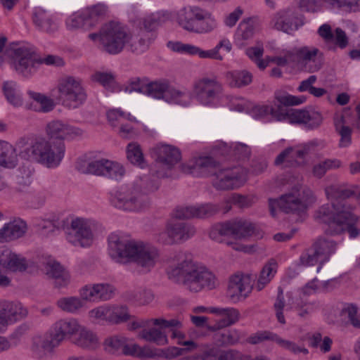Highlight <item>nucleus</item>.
<instances>
[{
	"mask_svg": "<svg viewBox=\"0 0 360 360\" xmlns=\"http://www.w3.org/2000/svg\"><path fill=\"white\" fill-rule=\"evenodd\" d=\"M81 323L73 318L60 319L53 324V330L58 333L63 340L72 342Z\"/></svg>",
	"mask_w": 360,
	"mask_h": 360,
	"instance_id": "nucleus-30",
	"label": "nucleus"
},
{
	"mask_svg": "<svg viewBox=\"0 0 360 360\" xmlns=\"http://www.w3.org/2000/svg\"><path fill=\"white\" fill-rule=\"evenodd\" d=\"M94 224L89 219L76 218L72 219L66 235L68 241L75 246L89 247L94 240Z\"/></svg>",
	"mask_w": 360,
	"mask_h": 360,
	"instance_id": "nucleus-13",
	"label": "nucleus"
},
{
	"mask_svg": "<svg viewBox=\"0 0 360 360\" xmlns=\"http://www.w3.org/2000/svg\"><path fill=\"white\" fill-rule=\"evenodd\" d=\"M108 7L103 4H98L88 7L84 11L86 16V24L92 29L103 20L108 14Z\"/></svg>",
	"mask_w": 360,
	"mask_h": 360,
	"instance_id": "nucleus-40",
	"label": "nucleus"
},
{
	"mask_svg": "<svg viewBox=\"0 0 360 360\" xmlns=\"http://www.w3.org/2000/svg\"><path fill=\"white\" fill-rule=\"evenodd\" d=\"M348 117L342 113H337L334 116L335 129L341 136L340 146L347 147L351 143L352 129L348 126Z\"/></svg>",
	"mask_w": 360,
	"mask_h": 360,
	"instance_id": "nucleus-38",
	"label": "nucleus"
},
{
	"mask_svg": "<svg viewBox=\"0 0 360 360\" xmlns=\"http://www.w3.org/2000/svg\"><path fill=\"white\" fill-rule=\"evenodd\" d=\"M39 63L62 66L64 62L59 56L53 55L47 56L39 60L37 59L34 49L27 46H21L13 50V65L16 72L22 76L32 75L37 70V65Z\"/></svg>",
	"mask_w": 360,
	"mask_h": 360,
	"instance_id": "nucleus-7",
	"label": "nucleus"
},
{
	"mask_svg": "<svg viewBox=\"0 0 360 360\" xmlns=\"http://www.w3.org/2000/svg\"><path fill=\"white\" fill-rule=\"evenodd\" d=\"M334 212L328 205L321 206L316 217L320 221L327 224L325 232L328 235H339L347 231L351 238H356L360 230L356 226L360 218L353 213L355 206L347 203H334Z\"/></svg>",
	"mask_w": 360,
	"mask_h": 360,
	"instance_id": "nucleus-2",
	"label": "nucleus"
},
{
	"mask_svg": "<svg viewBox=\"0 0 360 360\" xmlns=\"http://www.w3.org/2000/svg\"><path fill=\"white\" fill-rule=\"evenodd\" d=\"M156 37L153 32L143 30L141 29L137 34H130L129 45L130 50L136 53H141L146 51Z\"/></svg>",
	"mask_w": 360,
	"mask_h": 360,
	"instance_id": "nucleus-29",
	"label": "nucleus"
},
{
	"mask_svg": "<svg viewBox=\"0 0 360 360\" xmlns=\"http://www.w3.org/2000/svg\"><path fill=\"white\" fill-rule=\"evenodd\" d=\"M274 21L275 27L286 33H290L303 25L302 16L293 8L278 12L274 17Z\"/></svg>",
	"mask_w": 360,
	"mask_h": 360,
	"instance_id": "nucleus-16",
	"label": "nucleus"
},
{
	"mask_svg": "<svg viewBox=\"0 0 360 360\" xmlns=\"http://www.w3.org/2000/svg\"><path fill=\"white\" fill-rule=\"evenodd\" d=\"M91 79L111 91H114L116 86L115 75L110 72H96L92 75Z\"/></svg>",
	"mask_w": 360,
	"mask_h": 360,
	"instance_id": "nucleus-54",
	"label": "nucleus"
},
{
	"mask_svg": "<svg viewBox=\"0 0 360 360\" xmlns=\"http://www.w3.org/2000/svg\"><path fill=\"white\" fill-rule=\"evenodd\" d=\"M110 202L116 208L130 212L142 211L149 205L148 197L133 186L121 187L111 192Z\"/></svg>",
	"mask_w": 360,
	"mask_h": 360,
	"instance_id": "nucleus-8",
	"label": "nucleus"
},
{
	"mask_svg": "<svg viewBox=\"0 0 360 360\" xmlns=\"http://www.w3.org/2000/svg\"><path fill=\"white\" fill-rule=\"evenodd\" d=\"M18 162V156L15 148L9 143L0 141V165L13 168Z\"/></svg>",
	"mask_w": 360,
	"mask_h": 360,
	"instance_id": "nucleus-41",
	"label": "nucleus"
},
{
	"mask_svg": "<svg viewBox=\"0 0 360 360\" xmlns=\"http://www.w3.org/2000/svg\"><path fill=\"white\" fill-rule=\"evenodd\" d=\"M3 90L4 95L9 103L15 107L22 105L23 100L17 88L16 83L13 81H7L4 83Z\"/></svg>",
	"mask_w": 360,
	"mask_h": 360,
	"instance_id": "nucleus-47",
	"label": "nucleus"
},
{
	"mask_svg": "<svg viewBox=\"0 0 360 360\" xmlns=\"http://www.w3.org/2000/svg\"><path fill=\"white\" fill-rule=\"evenodd\" d=\"M168 225L169 232L175 244L188 240L195 233L194 226L188 223L169 221Z\"/></svg>",
	"mask_w": 360,
	"mask_h": 360,
	"instance_id": "nucleus-33",
	"label": "nucleus"
},
{
	"mask_svg": "<svg viewBox=\"0 0 360 360\" xmlns=\"http://www.w3.org/2000/svg\"><path fill=\"white\" fill-rule=\"evenodd\" d=\"M341 165L340 160L327 159L314 165L312 174L315 177L321 179L328 170L338 169L341 167Z\"/></svg>",
	"mask_w": 360,
	"mask_h": 360,
	"instance_id": "nucleus-49",
	"label": "nucleus"
},
{
	"mask_svg": "<svg viewBox=\"0 0 360 360\" xmlns=\"http://www.w3.org/2000/svg\"><path fill=\"white\" fill-rule=\"evenodd\" d=\"M277 270V263L274 259H270L262 268L256 288L258 291L262 290L274 278Z\"/></svg>",
	"mask_w": 360,
	"mask_h": 360,
	"instance_id": "nucleus-45",
	"label": "nucleus"
},
{
	"mask_svg": "<svg viewBox=\"0 0 360 360\" xmlns=\"http://www.w3.org/2000/svg\"><path fill=\"white\" fill-rule=\"evenodd\" d=\"M208 311L210 314L222 317L214 326L209 327V330L212 331L233 325L238 321L240 316L239 311L233 307H210Z\"/></svg>",
	"mask_w": 360,
	"mask_h": 360,
	"instance_id": "nucleus-27",
	"label": "nucleus"
},
{
	"mask_svg": "<svg viewBox=\"0 0 360 360\" xmlns=\"http://www.w3.org/2000/svg\"><path fill=\"white\" fill-rule=\"evenodd\" d=\"M26 259L7 248L0 249V266L11 271L22 272L28 267Z\"/></svg>",
	"mask_w": 360,
	"mask_h": 360,
	"instance_id": "nucleus-23",
	"label": "nucleus"
},
{
	"mask_svg": "<svg viewBox=\"0 0 360 360\" xmlns=\"http://www.w3.org/2000/svg\"><path fill=\"white\" fill-rule=\"evenodd\" d=\"M288 119L292 124H304L308 129H313L319 127L323 117L321 113L316 111L306 110H295L288 114Z\"/></svg>",
	"mask_w": 360,
	"mask_h": 360,
	"instance_id": "nucleus-25",
	"label": "nucleus"
},
{
	"mask_svg": "<svg viewBox=\"0 0 360 360\" xmlns=\"http://www.w3.org/2000/svg\"><path fill=\"white\" fill-rule=\"evenodd\" d=\"M333 8H347L351 11H360V0H322Z\"/></svg>",
	"mask_w": 360,
	"mask_h": 360,
	"instance_id": "nucleus-63",
	"label": "nucleus"
},
{
	"mask_svg": "<svg viewBox=\"0 0 360 360\" xmlns=\"http://www.w3.org/2000/svg\"><path fill=\"white\" fill-rule=\"evenodd\" d=\"M219 27V22L213 13L204 9L191 32L198 34H206L213 32Z\"/></svg>",
	"mask_w": 360,
	"mask_h": 360,
	"instance_id": "nucleus-31",
	"label": "nucleus"
},
{
	"mask_svg": "<svg viewBox=\"0 0 360 360\" xmlns=\"http://www.w3.org/2000/svg\"><path fill=\"white\" fill-rule=\"evenodd\" d=\"M275 98L278 103L285 106L300 105L307 100V97L304 96H292L283 91H276L275 93Z\"/></svg>",
	"mask_w": 360,
	"mask_h": 360,
	"instance_id": "nucleus-56",
	"label": "nucleus"
},
{
	"mask_svg": "<svg viewBox=\"0 0 360 360\" xmlns=\"http://www.w3.org/2000/svg\"><path fill=\"white\" fill-rule=\"evenodd\" d=\"M126 349V355L136 356L139 358L159 357L158 349H152L149 347H141L136 344H131V347Z\"/></svg>",
	"mask_w": 360,
	"mask_h": 360,
	"instance_id": "nucleus-51",
	"label": "nucleus"
},
{
	"mask_svg": "<svg viewBox=\"0 0 360 360\" xmlns=\"http://www.w3.org/2000/svg\"><path fill=\"white\" fill-rule=\"evenodd\" d=\"M107 159L101 158L90 162L79 160L77 163V169L83 174H90L96 176L105 175Z\"/></svg>",
	"mask_w": 360,
	"mask_h": 360,
	"instance_id": "nucleus-39",
	"label": "nucleus"
},
{
	"mask_svg": "<svg viewBox=\"0 0 360 360\" xmlns=\"http://www.w3.org/2000/svg\"><path fill=\"white\" fill-rule=\"evenodd\" d=\"M65 153L63 141H54L44 137L37 138L25 143L20 150V156L36 162L49 169L58 167Z\"/></svg>",
	"mask_w": 360,
	"mask_h": 360,
	"instance_id": "nucleus-3",
	"label": "nucleus"
},
{
	"mask_svg": "<svg viewBox=\"0 0 360 360\" xmlns=\"http://www.w3.org/2000/svg\"><path fill=\"white\" fill-rule=\"evenodd\" d=\"M158 326L145 327L139 333V337L146 342L163 346L169 343L166 333Z\"/></svg>",
	"mask_w": 360,
	"mask_h": 360,
	"instance_id": "nucleus-35",
	"label": "nucleus"
},
{
	"mask_svg": "<svg viewBox=\"0 0 360 360\" xmlns=\"http://www.w3.org/2000/svg\"><path fill=\"white\" fill-rule=\"evenodd\" d=\"M222 91L221 84L214 77H203L196 79L193 84V94L196 101L204 106H213Z\"/></svg>",
	"mask_w": 360,
	"mask_h": 360,
	"instance_id": "nucleus-9",
	"label": "nucleus"
},
{
	"mask_svg": "<svg viewBox=\"0 0 360 360\" xmlns=\"http://www.w3.org/2000/svg\"><path fill=\"white\" fill-rule=\"evenodd\" d=\"M200 279L201 290L214 289L218 284L215 275L204 266H200Z\"/></svg>",
	"mask_w": 360,
	"mask_h": 360,
	"instance_id": "nucleus-55",
	"label": "nucleus"
},
{
	"mask_svg": "<svg viewBox=\"0 0 360 360\" xmlns=\"http://www.w3.org/2000/svg\"><path fill=\"white\" fill-rule=\"evenodd\" d=\"M28 311L20 302H5L0 304V330L7 324L20 321L27 316Z\"/></svg>",
	"mask_w": 360,
	"mask_h": 360,
	"instance_id": "nucleus-20",
	"label": "nucleus"
},
{
	"mask_svg": "<svg viewBox=\"0 0 360 360\" xmlns=\"http://www.w3.org/2000/svg\"><path fill=\"white\" fill-rule=\"evenodd\" d=\"M229 85L234 88H241L252 82V75L245 70H233L226 74Z\"/></svg>",
	"mask_w": 360,
	"mask_h": 360,
	"instance_id": "nucleus-44",
	"label": "nucleus"
},
{
	"mask_svg": "<svg viewBox=\"0 0 360 360\" xmlns=\"http://www.w3.org/2000/svg\"><path fill=\"white\" fill-rule=\"evenodd\" d=\"M105 345L106 349L109 352L121 351L124 354H126V349L131 347V345L127 344V340L124 338L119 336H113L106 339Z\"/></svg>",
	"mask_w": 360,
	"mask_h": 360,
	"instance_id": "nucleus-58",
	"label": "nucleus"
},
{
	"mask_svg": "<svg viewBox=\"0 0 360 360\" xmlns=\"http://www.w3.org/2000/svg\"><path fill=\"white\" fill-rule=\"evenodd\" d=\"M124 173L125 170L121 164L107 159L105 177L118 180L123 177Z\"/></svg>",
	"mask_w": 360,
	"mask_h": 360,
	"instance_id": "nucleus-61",
	"label": "nucleus"
},
{
	"mask_svg": "<svg viewBox=\"0 0 360 360\" xmlns=\"http://www.w3.org/2000/svg\"><path fill=\"white\" fill-rule=\"evenodd\" d=\"M248 172L240 166L217 168L213 172L212 185L218 190H233L241 186L247 180Z\"/></svg>",
	"mask_w": 360,
	"mask_h": 360,
	"instance_id": "nucleus-11",
	"label": "nucleus"
},
{
	"mask_svg": "<svg viewBox=\"0 0 360 360\" xmlns=\"http://www.w3.org/2000/svg\"><path fill=\"white\" fill-rule=\"evenodd\" d=\"M309 150L310 146L309 145L297 148H288L276 157L274 164L281 168L296 167L300 164L299 159H304L309 153Z\"/></svg>",
	"mask_w": 360,
	"mask_h": 360,
	"instance_id": "nucleus-19",
	"label": "nucleus"
},
{
	"mask_svg": "<svg viewBox=\"0 0 360 360\" xmlns=\"http://www.w3.org/2000/svg\"><path fill=\"white\" fill-rule=\"evenodd\" d=\"M109 254L120 264L134 262L143 273L149 272L159 257L158 250L142 242L127 241L117 234L108 237Z\"/></svg>",
	"mask_w": 360,
	"mask_h": 360,
	"instance_id": "nucleus-1",
	"label": "nucleus"
},
{
	"mask_svg": "<svg viewBox=\"0 0 360 360\" xmlns=\"http://www.w3.org/2000/svg\"><path fill=\"white\" fill-rule=\"evenodd\" d=\"M255 277L251 274L237 273L230 277L227 293L233 302L247 297L252 292Z\"/></svg>",
	"mask_w": 360,
	"mask_h": 360,
	"instance_id": "nucleus-15",
	"label": "nucleus"
},
{
	"mask_svg": "<svg viewBox=\"0 0 360 360\" xmlns=\"http://www.w3.org/2000/svg\"><path fill=\"white\" fill-rule=\"evenodd\" d=\"M45 131L49 139L54 141L64 142V140H72L84 134L82 129L61 120L49 122L46 126Z\"/></svg>",
	"mask_w": 360,
	"mask_h": 360,
	"instance_id": "nucleus-14",
	"label": "nucleus"
},
{
	"mask_svg": "<svg viewBox=\"0 0 360 360\" xmlns=\"http://www.w3.org/2000/svg\"><path fill=\"white\" fill-rule=\"evenodd\" d=\"M27 230L25 221L20 219L6 223L0 229V243H8L22 237Z\"/></svg>",
	"mask_w": 360,
	"mask_h": 360,
	"instance_id": "nucleus-28",
	"label": "nucleus"
},
{
	"mask_svg": "<svg viewBox=\"0 0 360 360\" xmlns=\"http://www.w3.org/2000/svg\"><path fill=\"white\" fill-rule=\"evenodd\" d=\"M86 22V16L85 12L76 13L70 15L66 20V27L70 30H75L79 28L84 30H91Z\"/></svg>",
	"mask_w": 360,
	"mask_h": 360,
	"instance_id": "nucleus-57",
	"label": "nucleus"
},
{
	"mask_svg": "<svg viewBox=\"0 0 360 360\" xmlns=\"http://www.w3.org/2000/svg\"><path fill=\"white\" fill-rule=\"evenodd\" d=\"M300 262L304 266H314L317 263H320V265L317 269V271H320L321 266L323 264L321 263V257L316 254V251L313 246L301 255Z\"/></svg>",
	"mask_w": 360,
	"mask_h": 360,
	"instance_id": "nucleus-62",
	"label": "nucleus"
},
{
	"mask_svg": "<svg viewBox=\"0 0 360 360\" xmlns=\"http://www.w3.org/2000/svg\"><path fill=\"white\" fill-rule=\"evenodd\" d=\"M165 101L171 103L186 106L191 103V96L186 89H178L169 86Z\"/></svg>",
	"mask_w": 360,
	"mask_h": 360,
	"instance_id": "nucleus-46",
	"label": "nucleus"
},
{
	"mask_svg": "<svg viewBox=\"0 0 360 360\" xmlns=\"http://www.w3.org/2000/svg\"><path fill=\"white\" fill-rule=\"evenodd\" d=\"M181 167L182 172L186 174L202 176L210 174L212 176L217 169V162L211 157H198L194 158L191 163L184 164Z\"/></svg>",
	"mask_w": 360,
	"mask_h": 360,
	"instance_id": "nucleus-22",
	"label": "nucleus"
},
{
	"mask_svg": "<svg viewBox=\"0 0 360 360\" xmlns=\"http://www.w3.org/2000/svg\"><path fill=\"white\" fill-rule=\"evenodd\" d=\"M219 210L217 205L212 204H204L198 206H192L193 218L209 217Z\"/></svg>",
	"mask_w": 360,
	"mask_h": 360,
	"instance_id": "nucleus-64",
	"label": "nucleus"
},
{
	"mask_svg": "<svg viewBox=\"0 0 360 360\" xmlns=\"http://www.w3.org/2000/svg\"><path fill=\"white\" fill-rule=\"evenodd\" d=\"M245 53L246 55L257 64L259 69L264 70L268 65V62L262 59L264 53L262 45L249 47L246 49Z\"/></svg>",
	"mask_w": 360,
	"mask_h": 360,
	"instance_id": "nucleus-59",
	"label": "nucleus"
},
{
	"mask_svg": "<svg viewBox=\"0 0 360 360\" xmlns=\"http://www.w3.org/2000/svg\"><path fill=\"white\" fill-rule=\"evenodd\" d=\"M153 155L156 160L159 177L167 176V171L171 170L181 158L179 149L169 144H158L153 148Z\"/></svg>",
	"mask_w": 360,
	"mask_h": 360,
	"instance_id": "nucleus-12",
	"label": "nucleus"
},
{
	"mask_svg": "<svg viewBox=\"0 0 360 360\" xmlns=\"http://www.w3.org/2000/svg\"><path fill=\"white\" fill-rule=\"evenodd\" d=\"M51 96L69 109L79 108L87 99L82 81L72 76L58 79L56 87L51 90Z\"/></svg>",
	"mask_w": 360,
	"mask_h": 360,
	"instance_id": "nucleus-5",
	"label": "nucleus"
},
{
	"mask_svg": "<svg viewBox=\"0 0 360 360\" xmlns=\"http://www.w3.org/2000/svg\"><path fill=\"white\" fill-rule=\"evenodd\" d=\"M312 246L316 251V254L320 256L321 263H324L335 252L337 244L332 240L319 238L314 242Z\"/></svg>",
	"mask_w": 360,
	"mask_h": 360,
	"instance_id": "nucleus-42",
	"label": "nucleus"
},
{
	"mask_svg": "<svg viewBox=\"0 0 360 360\" xmlns=\"http://www.w3.org/2000/svg\"><path fill=\"white\" fill-rule=\"evenodd\" d=\"M304 191H301L298 187H295L288 193L281 196L279 199H269V210L272 216H275L276 206L285 213L297 214L302 215L307 208L304 199Z\"/></svg>",
	"mask_w": 360,
	"mask_h": 360,
	"instance_id": "nucleus-10",
	"label": "nucleus"
},
{
	"mask_svg": "<svg viewBox=\"0 0 360 360\" xmlns=\"http://www.w3.org/2000/svg\"><path fill=\"white\" fill-rule=\"evenodd\" d=\"M37 267L41 269L47 276L54 278L59 287L67 285L70 281L69 273L50 257L39 259Z\"/></svg>",
	"mask_w": 360,
	"mask_h": 360,
	"instance_id": "nucleus-21",
	"label": "nucleus"
},
{
	"mask_svg": "<svg viewBox=\"0 0 360 360\" xmlns=\"http://www.w3.org/2000/svg\"><path fill=\"white\" fill-rule=\"evenodd\" d=\"M32 20L35 27L45 32H52L57 30L58 25L53 17L44 9L36 8L33 12Z\"/></svg>",
	"mask_w": 360,
	"mask_h": 360,
	"instance_id": "nucleus-32",
	"label": "nucleus"
},
{
	"mask_svg": "<svg viewBox=\"0 0 360 360\" xmlns=\"http://www.w3.org/2000/svg\"><path fill=\"white\" fill-rule=\"evenodd\" d=\"M182 250H175L169 254L167 262L169 265L167 273L169 279L181 283L188 290L198 292L201 291L200 265L188 258Z\"/></svg>",
	"mask_w": 360,
	"mask_h": 360,
	"instance_id": "nucleus-4",
	"label": "nucleus"
},
{
	"mask_svg": "<svg viewBox=\"0 0 360 360\" xmlns=\"http://www.w3.org/2000/svg\"><path fill=\"white\" fill-rule=\"evenodd\" d=\"M168 19V16L163 13H152L143 19L142 24L144 28L143 30L153 32V30L167 21Z\"/></svg>",
	"mask_w": 360,
	"mask_h": 360,
	"instance_id": "nucleus-52",
	"label": "nucleus"
},
{
	"mask_svg": "<svg viewBox=\"0 0 360 360\" xmlns=\"http://www.w3.org/2000/svg\"><path fill=\"white\" fill-rule=\"evenodd\" d=\"M127 159L134 165L143 168L145 167L143 155L140 146L136 143H130L127 147Z\"/></svg>",
	"mask_w": 360,
	"mask_h": 360,
	"instance_id": "nucleus-53",
	"label": "nucleus"
},
{
	"mask_svg": "<svg viewBox=\"0 0 360 360\" xmlns=\"http://www.w3.org/2000/svg\"><path fill=\"white\" fill-rule=\"evenodd\" d=\"M288 305L302 319L308 318L316 309V305L314 302H309L301 296L290 297Z\"/></svg>",
	"mask_w": 360,
	"mask_h": 360,
	"instance_id": "nucleus-34",
	"label": "nucleus"
},
{
	"mask_svg": "<svg viewBox=\"0 0 360 360\" xmlns=\"http://www.w3.org/2000/svg\"><path fill=\"white\" fill-rule=\"evenodd\" d=\"M58 307L63 311L75 313L84 306V302L77 297H62L57 301Z\"/></svg>",
	"mask_w": 360,
	"mask_h": 360,
	"instance_id": "nucleus-50",
	"label": "nucleus"
},
{
	"mask_svg": "<svg viewBox=\"0 0 360 360\" xmlns=\"http://www.w3.org/2000/svg\"><path fill=\"white\" fill-rule=\"evenodd\" d=\"M72 343L79 347L91 348L97 345L98 338L93 331L80 324Z\"/></svg>",
	"mask_w": 360,
	"mask_h": 360,
	"instance_id": "nucleus-36",
	"label": "nucleus"
},
{
	"mask_svg": "<svg viewBox=\"0 0 360 360\" xmlns=\"http://www.w3.org/2000/svg\"><path fill=\"white\" fill-rule=\"evenodd\" d=\"M259 21L256 17L246 18L238 25L234 34V41L240 47H245L255 33L259 30Z\"/></svg>",
	"mask_w": 360,
	"mask_h": 360,
	"instance_id": "nucleus-17",
	"label": "nucleus"
},
{
	"mask_svg": "<svg viewBox=\"0 0 360 360\" xmlns=\"http://www.w3.org/2000/svg\"><path fill=\"white\" fill-rule=\"evenodd\" d=\"M204 9L196 5L185 6L177 12L176 21L184 30L191 32Z\"/></svg>",
	"mask_w": 360,
	"mask_h": 360,
	"instance_id": "nucleus-26",
	"label": "nucleus"
},
{
	"mask_svg": "<svg viewBox=\"0 0 360 360\" xmlns=\"http://www.w3.org/2000/svg\"><path fill=\"white\" fill-rule=\"evenodd\" d=\"M93 41H99L105 51L110 54L120 53L130 41V34L118 22L110 21L102 26L99 32L89 34Z\"/></svg>",
	"mask_w": 360,
	"mask_h": 360,
	"instance_id": "nucleus-6",
	"label": "nucleus"
},
{
	"mask_svg": "<svg viewBox=\"0 0 360 360\" xmlns=\"http://www.w3.org/2000/svg\"><path fill=\"white\" fill-rule=\"evenodd\" d=\"M108 322L120 323L128 320L129 313L127 308L124 306H110Z\"/></svg>",
	"mask_w": 360,
	"mask_h": 360,
	"instance_id": "nucleus-60",
	"label": "nucleus"
},
{
	"mask_svg": "<svg viewBox=\"0 0 360 360\" xmlns=\"http://www.w3.org/2000/svg\"><path fill=\"white\" fill-rule=\"evenodd\" d=\"M63 341L58 333L53 330L52 326L43 336L35 340V343L39 344L44 351L51 352L58 347Z\"/></svg>",
	"mask_w": 360,
	"mask_h": 360,
	"instance_id": "nucleus-43",
	"label": "nucleus"
},
{
	"mask_svg": "<svg viewBox=\"0 0 360 360\" xmlns=\"http://www.w3.org/2000/svg\"><path fill=\"white\" fill-rule=\"evenodd\" d=\"M169 86L170 84L168 80L160 79L146 84L144 88L141 89H137L141 91V93L146 94L155 98L165 100Z\"/></svg>",
	"mask_w": 360,
	"mask_h": 360,
	"instance_id": "nucleus-37",
	"label": "nucleus"
},
{
	"mask_svg": "<svg viewBox=\"0 0 360 360\" xmlns=\"http://www.w3.org/2000/svg\"><path fill=\"white\" fill-rule=\"evenodd\" d=\"M325 193L328 200H331V204L326 205L331 207L332 212H334V203H347L346 199L355 195V191L350 186L343 183H336L327 186L325 188Z\"/></svg>",
	"mask_w": 360,
	"mask_h": 360,
	"instance_id": "nucleus-24",
	"label": "nucleus"
},
{
	"mask_svg": "<svg viewBox=\"0 0 360 360\" xmlns=\"http://www.w3.org/2000/svg\"><path fill=\"white\" fill-rule=\"evenodd\" d=\"M233 237L242 239L251 236L255 230L253 224L250 221L239 219L233 221Z\"/></svg>",
	"mask_w": 360,
	"mask_h": 360,
	"instance_id": "nucleus-48",
	"label": "nucleus"
},
{
	"mask_svg": "<svg viewBox=\"0 0 360 360\" xmlns=\"http://www.w3.org/2000/svg\"><path fill=\"white\" fill-rule=\"evenodd\" d=\"M293 59L292 63L300 66L304 70L313 72L319 70L318 65L307 67L309 63H314L317 58H321L322 54L319 49L315 47L303 46L295 48L292 50Z\"/></svg>",
	"mask_w": 360,
	"mask_h": 360,
	"instance_id": "nucleus-18",
	"label": "nucleus"
}]
</instances>
